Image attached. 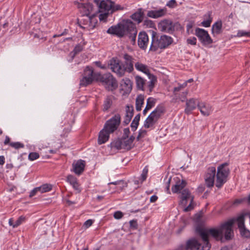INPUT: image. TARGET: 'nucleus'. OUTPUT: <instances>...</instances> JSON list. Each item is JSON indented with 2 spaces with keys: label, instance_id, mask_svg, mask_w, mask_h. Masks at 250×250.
Returning a JSON list of instances; mask_svg holds the SVG:
<instances>
[{
  "label": "nucleus",
  "instance_id": "f257e3e1",
  "mask_svg": "<svg viewBox=\"0 0 250 250\" xmlns=\"http://www.w3.org/2000/svg\"><path fill=\"white\" fill-rule=\"evenodd\" d=\"M233 223V220H229L221 224L218 228L208 229L200 225L197 226L196 232L201 238L204 244L201 246V244L196 238H191L187 242L186 250H210L211 245L209 241V236H211L216 241H220L224 234V237L226 240L232 239L234 236L232 229Z\"/></svg>",
  "mask_w": 250,
  "mask_h": 250
},
{
  "label": "nucleus",
  "instance_id": "f03ea898",
  "mask_svg": "<svg viewBox=\"0 0 250 250\" xmlns=\"http://www.w3.org/2000/svg\"><path fill=\"white\" fill-rule=\"evenodd\" d=\"M123 22L124 23L119 22L116 25L111 26L107 29L106 32L119 38L126 35L131 40L132 44H134L137 34L136 24L129 19L124 20Z\"/></svg>",
  "mask_w": 250,
  "mask_h": 250
},
{
  "label": "nucleus",
  "instance_id": "7ed1b4c3",
  "mask_svg": "<svg viewBox=\"0 0 250 250\" xmlns=\"http://www.w3.org/2000/svg\"><path fill=\"white\" fill-rule=\"evenodd\" d=\"M123 58L125 60L124 63H121V61L117 57L112 58L108 63L109 68L119 77L124 76L125 72L131 73L134 70L133 57L125 53L124 55Z\"/></svg>",
  "mask_w": 250,
  "mask_h": 250
},
{
  "label": "nucleus",
  "instance_id": "20e7f679",
  "mask_svg": "<svg viewBox=\"0 0 250 250\" xmlns=\"http://www.w3.org/2000/svg\"><path fill=\"white\" fill-rule=\"evenodd\" d=\"M151 33V42L149 51L156 52L159 48L165 49L173 42V39L166 35H162L160 37L158 33L152 30L149 31Z\"/></svg>",
  "mask_w": 250,
  "mask_h": 250
},
{
  "label": "nucleus",
  "instance_id": "39448f33",
  "mask_svg": "<svg viewBox=\"0 0 250 250\" xmlns=\"http://www.w3.org/2000/svg\"><path fill=\"white\" fill-rule=\"evenodd\" d=\"M95 81L100 83L108 91H113L118 87V83L113 75L108 72L103 74H97L95 76Z\"/></svg>",
  "mask_w": 250,
  "mask_h": 250
},
{
  "label": "nucleus",
  "instance_id": "423d86ee",
  "mask_svg": "<svg viewBox=\"0 0 250 250\" xmlns=\"http://www.w3.org/2000/svg\"><path fill=\"white\" fill-rule=\"evenodd\" d=\"M165 112V107L162 104L158 105L145 121L144 127L148 128L155 125Z\"/></svg>",
  "mask_w": 250,
  "mask_h": 250
},
{
  "label": "nucleus",
  "instance_id": "0eeeda50",
  "mask_svg": "<svg viewBox=\"0 0 250 250\" xmlns=\"http://www.w3.org/2000/svg\"><path fill=\"white\" fill-rule=\"evenodd\" d=\"M228 165V163H225L217 167L215 186L219 189L221 188L227 181V177L230 172L229 169L226 167Z\"/></svg>",
  "mask_w": 250,
  "mask_h": 250
},
{
  "label": "nucleus",
  "instance_id": "6e6552de",
  "mask_svg": "<svg viewBox=\"0 0 250 250\" xmlns=\"http://www.w3.org/2000/svg\"><path fill=\"white\" fill-rule=\"evenodd\" d=\"M121 124V116L117 113L111 118L106 121L104 125V128L111 133H113L119 127Z\"/></svg>",
  "mask_w": 250,
  "mask_h": 250
},
{
  "label": "nucleus",
  "instance_id": "1a4fd4ad",
  "mask_svg": "<svg viewBox=\"0 0 250 250\" xmlns=\"http://www.w3.org/2000/svg\"><path fill=\"white\" fill-rule=\"evenodd\" d=\"M111 148H115L118 150L122 149L129 151L133 148L134 145L127 139L122 140L116 139L113 140L110 144Z\"/></svg>",
  "mask_w": 250,
  "mask_h": 250
},
{
  "label": "nucleus",
  "instance_id": "9d476101",
  "mask_svg": "<svg viewBox=\"0 0 250 250\" xmlns=\"http://www.w3.org/2000/svg\"><path fill=\"white\" fill-rule=\"evenodd\" d=\"M195 31V35L198 38L203 45L206 46L213 43V40L207 30L197 27Z\"/></svg>",
  "mask_w": 250,
  "mask_h": 250
},
{
  "label": "nucleus",
  "instance_id": "9b49d317",
  "mask_svg": "<svg viewBox=\"0 0 250 250\" xmlns=\"http://www.w3.org/2000/svg\"><path fill=\"white\" fill-rule=\"evenodd\" d=\"M230 220H233L234 223L236 221L237 222L238 227L239 229L241 236L245 238H250V231L247 229L244 224V216L243 215H240L237 218H232ZM234 223H233L234 224Z\"/></svg>",
  "mask_w": 250,
  "mask_h": 250
},
{
  "label": "nucleus",
  "instance_id": "f8f14e48",
  "mask_svg": "<svg viewBox=\"0 0 250 250\" xmlns=\"http://www.w3.org/2000/svg\"><path fill=\"white\" fill-rule=\"evenodd\" d=\"M148 41V36L146 32L141 31L138 35V45L139 47L145 50L147 48Z\"/></svg>",
  "mask_w": 250,
  "mask_h": 250
},
{
  "label": "nucleus",
  "instance_id": "ddd939ff",
  "mask_svg": "<svg viewBox=\"0 0 250 250\" xmlns=\"http://www.w3.org/2000/svg\"><path fill=\"white\" fill-rule=\"evenodd\" d=\"M78 8L81 9L82 17H84L85 16H91V13L93 9V5L92 3L89 2L85 3L78 2Z\"/></svg>",
  "mask_w": 250,
  "mask_h": 250
},
{
  "label": "nucleus",
  "instance_id": "4468645a",
  "mask_svg": "<svg viewBox=\"0 0 250 250\" xmlns=\"http://www.w3.org/2000/svg\"><path fill=\"white\" fill-rule=\"evenodd\" d=\"M172 21L168 19L161 21L158 24V29L162 32L172 34L171 25Z\"/></svg>",
  "mask_w": 250,
  "mask_h": 250
},
{
  "label": "nucleus",
  "instance_id": "2eb2a0df",
  "mask_svg": "<svg viewBox=\"0 0 250 250\" xmlns=\"http://www.w3.org/2000/svg\"><path fill=\"white\" fill-rule=\"evenodd\" d=\"M112 3V1L111 0H103L96 4L98 6L99 12H110Z\"/></svg>",
  "mask_w": 250,
  "mask_h": 250
},
{
  "label": "nucleus",
  "instance_id": "dca6fc26",
  "mask_svg": "<svg viewBox=\"0 0 250 250\" xmlns=\"http://www.w3.org/2000/svg\"><path fill=\"white\" fill-rule=\"evenodd\" d=\"M132 82L128 78L123 79L121 82V90L124 91V94H129L132 88Z\"/></svg>",
  "mask_w": 250,
  "mask_h": 250
},
{
  "label": "nucleus",
  "instance_id": "f3484780",
  "mask_svg": "<svg viewBox=\"0 0 250 250\" xmlns=\"http://www.w3.org/2000/svg\"><path fill=\"white\" fill-rule=\"evenodd\" d=\"M145 17L144 11L143 8H140L137 11L132 14L130 16V18L138 24H140L144 21Z\"/></svg>",
  "mask_w": 250,
  "mask_h": 250
},
{
  "label": "nucleus",
  "instance_id": "a211bd4d",
  "mask_svg": "<svg viewBox=\"0 0 250 250\" xmlns=\"http://www.w3.org/2000/svg\"><path fill=\"white\" fill-rule=\"evenodd\" d=\"M85 161L82 160H78L76 163L72 164L74 172L78 175L81 174L84 169Z\"/></svg>",
  "mask_w": 250,
  "mask_h": 250
},
{
  "label": "nucleus",
  "instance_id": "6ab92c4d",
  "mask_svg": "<svg viewBox=\"0 0 250 250\" xmlns=\"http://www.w3.org/2000/svg\"><path fill=\"white\" fill-rule=\"evenodd\" d=\"M110 134H111V133L106 131V130L103 128L99 133L98 144L99 145H102L106 143L109 138Z\"/></svg>",
  "mask_w": 250,
  "mask_h": 250
},
{
  "label": "nucleus",
  "instance_id": "aec40b11",
  "mask_svg": "<svg viewBox=\"0 0 250 250\" xmlns=\"http://www.w3.org/2000/svg\"><path fill=\"white\" fill-rule=\"evenodd\" d=\"M198 108L204 116H208L211 111V106L205 103H199L197 104Z\"/></svg>",
  "mask_w": 250,
  "mask_h": 250
},
{
  "label": "nucleus",
  "instance_id": "412c9836",
  "mask_svg": "<svg viewBox=\"0 0 250 250\" xmlns=\"http://www.w3.org/2000/svg\"><path fill=\"white\" fill-rule=\"evenodd\" d=\"M67 181L72 186L74 189L76 190L78 193H80L81 191L80 185L76 177L72 175H68L67 176Z\"/></svg>",
  "mask_w": 250,
  "mask_h": 250
},
{
  "label": "nucleus",
  "instance_id": "4be33fe9",
  "mask_svg": "<svg viewBox=\"0 0 250 250\" xmlns=\"http://www.w3.org/2000/svg\"><path fill=\"white\" fill-rule=\"evenodd\" d=\"M96 16L95 14H92L91 16H85L84 17H82L83 19H77V24L81 28H84L81 24L86 25L90 23L92 24V21L94 20L95 17Z\"/></svg>",
  "mask_w": 250,
  "mask_h": 250
},
{
  "label": "nucleus",
  "instance_id": "5701e85b",
  "mask_svg": "<svg viewBox=\"0 0 250 250\" xmlns=\"http://www.w3.org/2000/svg\"><path fill=\"white\" fill-rule=\"evenodd\" d=\"M186 107L185 109V113L187 115H189L191 113V111L194 110L196 107V104L195 100L193 98H191L189 100L186 101Z\"/></svg>",
  "mask_w": 250,
  "mask_h": 250
},
{
  "label": "nucleus",
  "instance_id": "b1692460",
  "mask_svg": "<svg viewBox=\"0 0 250 250\" xmlns=\"http://www.w3.org/2000/svg\"><path fill=\"white\" fill-rule=\"evenodd\" d=\"M222 32V21L221 20H218L212 25L211 33L215 36L221 34Z\"/></svg>",
  "mask_w": 250,
  "mask_h": 250
},
{
  "label": "nucleus",
  "instance_id": "393cba45",
  "mask_svg": "<svg viewBox=\"0 0 250 250\" xmlns=\"http://www.w3.org/2000/svg\"><path fill=\"white\" fill-rule=\"evenodd\" d=\"M191 192L188 188L184 189L180 195V204H183L185 206L187 204V200L190 197Z\"/></svg>",
  "mask_w": 250,
  "mask_h": 250
},
{
  "label": "nucleus",
  "instance_id": "a878e982",
  "mask_svg": "<svg viewBox=\"0 0 250 250\" xmlns=\"http://www.w3.org/2000/svg\"><path fill=\"white\" fill-rule=\"evenodd\" d=\"M113 96L112 95L107 96L104 100L103 104V111L104 112H106L108 111V110L111 107L113 104L112 99Z\"/></svg>",
  "mask_w": 250,
  "mask_h": 250
},
{
  "label": "nucleus",
  "instance_id": "bb28decb",
  "mask_svg": "<svg viewBox=\"0 0 250 250\" xmlns=\"http://www.w3.org/2000/svg\"><path fill=\"white\" fill-rule=\"evenodd\" d=\"M135 68L141 72L146 74L148 76L150 75L151 74L148 68V66L139 62H137L134 64Z\"/></svg>",
  "mask_w": 250,
  "mask_h": 250
},
{
  "label": "nucleus",
  "instance_id": "cd10ccee",
  "mask_svg": "<svg viewBox=\"0 0 250 250\" xmlns=\"http://www.w3.org/2000/svg\"><path fill=\"white\" fill-rule=\"evenodd\" d=\"M187 185V182L185 180H182L180 185H174L171 188V190L173 193H179L182 189H185L184 188Z\"/></svg>",
  "mask_w": 250,
  "mask_h": 250
},
{
  "label": "nucleus",
  "instance_id": "c85d7f7f",
  "mask_svg": "<svg viewBox=\"0 0 250 250\" xmlns=\"http://www.w3.org/2000/svg\"><path fill=\"white\" fill-rule=\"evenodd\" d=\"M156 99L152 97H149L147 99L146 106L144 109L143 112L144 115H145L146 114V113L149 110H150L151 108L154 106L156 103Z\"/></svg>",
  "mask_w": 250,
  "mask_h": 250
},
{
  "label": "nucleus",
  "instance_id": "c756f323",
  "mask_svg": "<svg viewBox=\"0 0 250 250\" xmlns=\"http://www.w3.org/2000/svg\"><path fill=\"white\" fill-rule=\"evenodd\" d=\"M135 79L137 89L144 91V86L146 83V81L139 75H136L135 77Z\"/></svg>",
  "mask_w": 250,
  "mask_h": 250
},
{
  "label": "nucleus",
  "instance_id": "7c9ffc66",
  "mask_svg": "<svg viewBox=\"0 0 250 250\" xmlns=\"http://www.w3.org/2000/svg\"><path fill=\"white\" fill-rule=\"evenodd\" d=\"M144 104V96L142 94L139 95L136 99V109L137 111L142 110V107Z\"/></svg>",
  "mask_w": 250,
  "mask_h": 250
},
{
  "label": "nucleus",
  "instance_id": "2f4dec72",
  "mask_svg": "<svg viewBox=\"0 0 250 250\" xmlns=\"http://www.w3.org/2000/svg\"><path fill=\"white\" fill-rule=\"evenodd\" d=\"M216 175V168L214 167H210L207 169V172L205 175V179H213Z\"/></svg>",
  "mask_w": 250,
  "mask_h": 250
},
{
  "label": "nucleus",
  "instance_id": "473e14b6",
  "mask_svg": "<svg viewBox=\"0 0 250 250\" xmlns=\"http://www.w3.org/2000/svg\"><path fill=\"white\" fill-rule=\"evenodd\" d=\"M85 45V43L84 42L83 44L78 43L75 46L73 51L70 52V54H72L71 58L72 60L74 58L77 54L79 53L83 50V46Z\"/></svg>",
  "mask_w": 250,
  "mask_h": 250
},
{
  "label": "nucleus",
  "instance_id": "72a5a7b5",
  "mask_svg": "<svg viewBox=\"0 0 250 250\" xmlns=\"http://www.w3.org/2000/svg\"><path fill=\"white\" fill-rule=\"evenodd\" d=\"M97 74H100V73H94L93 68L90 66H87L84 70V76L92 78L94 80L95 75Z\"/></svg>",
  "mask_w": 250,
  "mask_h": 250
},
{
  "label": "nucleus",
  "instance_id": "f704fd0d",
  "mask_svg": "<svg viewBox=\"0 0 250 250\" xmlns=\"http://www.w3.org/2000/svg\"><path fill=\"white\" fill-rule=\"evenodd\" d=\"M130 108H131V112H130L129 114L127 113H125V119L123 122V125L125 126L129 124V123H130V122L134 115L133 106L132 105H131Z\"/></svg>",
  "mask_w": 250,
  "mask_h": 250
},
{
  "label": "nucleus",
  "instance_id": "c9c22d12",
  "mask_svg": "<svg viewBox=\"0 0 250 250\" xmlns=\"http://www.w3.org/2000/svg\"><path fill=\"white\" fill-rule=\"evenodd\" d=\"M93 81H94V80L92 79V78L83 76V78L80 80V85L81 86H86L90 84Z\"/></svg>",
  "mask_w": 250,
  "mask_h": 250
},
{
  "label": "nucleus",
  "instance_id": "e433bc0d",
  "mask_svg": "<svg viewBox=\"0 0 250 250\" xmlns=\"http://www.w3.org/2000/svg\"><path fill=\"white\" fill-rule=\"evenodd\" d=\"M148 78L150 80L148 87L149 90L151 91L155 86V84L157 82V77L153 74H151L150 75L148 76Z\"/></svg>",
  "mask_w": 250,
  "mask_h": 250
},
{
  "label": "nucleus",
  "instance_id": "4c0bfd02",
  "mask_svg": "<svg viewBox=\"0 0 250 250\" xmlns=\"http://www.w3.org/2000/svg\"><path fill=\"white\" fill-rule=\"evenodd\" d=\"M155 19L162 17L165 16L167 13V9L166 8L160 9L158 10H154Z\"/></svg>",
  "mask_w": 250,
  "mask_h": 250
},
{
  "label": "nucleus",
  "instance_id": "58836bf2",
  "mask_svg": "<svg viewBox=\"0 0 250 250\" xmlns=\"http://www.w3.org/2000/svg\"><path fill=\"white\" fill-rule=\"evenodd\" d=\"M211 12H208V19L206 21H204L201 22V24L202 26L205 27H208L210 26V24L212 21V18L211 17Z\"/></svg>",
  "mask_w": 250,
  "mask_h": 250
},
{
  "label": "nucleus",
  "instance_id": "ea45409f",
  "mask_svg": "<svg viewBox=\"0 0 250 250\" xmlns=\"http://www.w3.org/2000/svg\"><path fill=\"white\" fill-rule=\"evenodd\" d=\"M143 25L146 26L148 28H155V24L153 21L149 20L146 19L143 21Z\"/></svg>",
  "mask_w": 250,
  "mask_h": 250
},
{
  "label": "nucleus",
  "instance_id": "a19ab883",
  "mask_svg": "<svg viewBox=\"0 0 250 250\" xmlns=\"http://www.w3.org/2000/svg\"><path fill=\"white\" fill-rule=\"evenodd\" d=\"M112 3H112V8L111 9V12H110V14H112L116 11L123 10L124 9V7H122L121 5L115 4V2L113 1H112Z\"/></svg>",
  "mask_w": 250,
  "mask_h": 250
},
{
  "label": "nucleus",
  "instance_id": "79ce46f5",
  "mask_svg": "<svg viewBox=\"0 0 250 250\" xmlns=\"http://www.w3.org/2000/svg\"><path fill=\"white\" fill-rule=\"evenodd\" d=\"M171 28L172 34L175 30L180 31L183 29V27L182 26V25L179 22H176L174 23L172 22L171 25Z\"/></svg>",
  "mask_w": 250,
  "mask_h": 250
},
{
  "label": "nucleus",
  "instance_id": "37998d69",
  "mask_svg": "<svg viewBox=\"0 0 250 250\" xmlns=\"http://www.w3.org/2000/svg\"><path fill=\"white\" fill-rule=\"evenodd\" d=\"M10 146L16 149H19V148H23L24 147L23 144L19 142H11V143L10 144Z\"/></svg>",
  "mask_w": 250,
  "mask_h": 250
},
{
  "label": "nucleus",
  "instance_id": "c03bdc74",
  "mask_svg": "<svg viewBox=\"0 0 250 250\" xmlns=\"http://www.w3.org/2000/svg\"><path fill=\"white\" fill-rule=\"evenodd\" d=\"M25 220V217L22 215L20 216L18 219L15 222V225H13V228H15L19 226L22 222Z\"/></svg>",
  "mask_w": 250,
  "mask_h": 250
},
{
  "label": "nucleus",
  "instance_id": "a18cd8bd",
  "mask_svg": "<svg viewBox=\"0 0 250 250\" xmlns=\"http://www.w3.org/2000/svg\"><path fill=\"white\" fill-rule=\"evenodd\" d=\"M42 192L45 193L50 191L52 189V185L48 184H45L42 185Z\"/></svg>",
  "mask_w": 250,
  "mask_h": 250
},
{
  "label": "nucleus",
  "instance_id": "49530a36",
  "mask_svg": "<svg viewBox=\"0 0 250 250\" xmlns=\"http://www.w3.org/2000/svg\"><path fill=\"white\" fill-rule=\"evenodd\" d=\"M39 157L40 155L39 153L36 152H30L28 155L29 160L32 161L37 159Z\"/></svg>",
  "mask_w": 250,
  "mask_h": 250
},
{
  "label": "nucleus",
  "instance_id": "de8ad7c7",
  "mask_svg": "<svg viewBox=\"0 0 250 250\" xmlns=\"http://www.w3.org/2000/svg\"><path fill=\"white\" fill-rule=\"evenodd\" d=\"M123 135L121 138H118L117 139H122V140L126 139L129 137V135L130 133V131L129 127L125 128L124 129Z\"/></svg>",
  "mask_w": 250,
  "mask_h": 250
},
{
  "label": "nucleus",
  "instance_id": "09e8293b",
  "mask_svg": "<svg viewBox=\"0 0 250 250\" xmlns=\"http://www.w3.org/2000/svg\"><path fill=\"white\" fill-rule=\"evenodd\" d=\"M122 183L123 185L122 188L127 187V183L126 182H125L124 180H123L117 181L115 182H110L108 184V185H114L118 186V185L122 184Z\"/></svg>",
  "mask_w": 250,
  "mask_h": 250
},
{
  "label": "nucleus",
  "instance_id": "8fccbe9b",
  "mask_svg": "<svg viewBox=\"0 0 250 250\" xmlns=\"http://www.w3.org/2000/svg\"><path fill=\"white\" fill-rule=\"evenodd\" d=\"M130 228L132 229H137L138 225L137 220H132L129 221Z\"/></svg>",
  "mask_w": 250,
  "mask_h": 250
},
{
  "label": "nucleus",
  "instance_id": "3c124183",
  "mask_svg": "<svg viewBox=\"0 0 250 250\" xmlns=\"http://www.w3.org/2000/svg\"><path fill=\"white\" fill-rule=\"evenodd\" d=\"M141 115L140 113L137 114L133 120L131 124L138 126L139 125V121L140 120Z\"/></svg>",
  "mask_w": 250,
  "mask_h": 250
},
{
  "label": "nucleus",
  "instance_id": "603ef678",
  "mask_svg": "<svg viewBox=\"0 0 250 250\" xmlns=\"http://www.w3.org/2000/svg\"><path fill=\"white\" fill-rule=\"evenodd\" d=\"M204 214V212L203 211V210H200L198 212H197V213H196L195 215H194V218H195V220L196 222H199L200 221L201 218L203 216V215Z\"/></svg>",
  "mask_w": 250,
  "mask_h": 250
},
{
  "label": "nucleus",
  "instance_id": "864d4df0",
  "mask_svg": "<svg viewBox=\"0 0 250 250\" xmlns=\"http://www.w3.org/2000/svg\"><path fill=\"white\" fill-rule=\"evenodd\" d=\"M238 37L246 36L250 37V32H246L244 31H239L237 33Z\"/></svg>",
  "mask_w": 250,
  "mask_h": 250
},
{
  "label": "nucleus",
  "instance_id": "5fc2aeb1",
  "mask_svg": "<svg viewBox=\"0 0 250 250\" xmlns=\"http://www.w3.org/2000/svg\"><path fill=\"white\" fill-rule=\"evenodd\" d=\"M205 183L208 188L212 187L214 186V180L213 179H205Z\"/></svg>",
  "mask_w": 250,
  "mask_h": 250
},
{
  "label": "nucleus",
  "instance_id": "6e6d98bb",
  "mask_svg": "<svg viewBox=\"0 0 250 250\" xmlns=\"http://www.w3.org/2000/svg\"><path fill=\"white\" fill-rule=\"evenodd\" d=\"M124 216L123 213L121 211H117L114 212L113 216L116 219H120Z\"/></svg>",
  "mask_w": 250,
  "mask_h": 250
},
{
  "label": "nucleus",
  "instance_id": "4d7b16f0",
  "mask_svg": "<svg viewBox=\"0 0 250 250\" xmlns=\"http://www.w3.org/2000/svg\"><path fill=\"white\" fill-rule=\"evenodd\" d=\"M195 205H196V204H193V203H189V204L188 205V206H187V207H186L184 209V211H185V212H188V211H190L192 210V209H194V207L195 206Z\"/></svg>",
  "mask_w": 250,
  "mask_h": 250
},
{
  "label": "nucleus",
  "instance_id": "13d9d810",
  "mask_svg": "<svg viewBox=\"0 0 250 250\" xmlns=\"http://www.w3.org/2000/svg\"><path fill=\"white\" fill-rule=\"evenodd\" d=\"M196 38L194 37H193L192 38H188L187 40V42L188 44H190L191 45H195L196 44Z\"/></svg>",
  "mask_w": 250,
  "mask_h": 250
},
{
  "label": "nucleus",
  "instance_id": "bf43d9fd",
  "mask_svg": "<svg viewBox=\"0 0 250 250\" xmlns=\"http://www.w3.org/2000/svg\"><path fill=\"white\" fill-rule=\"evenodd\" d=\"M194 25V22L192 21H190L187 25V32L188 34L189 33L190 29H191Z\"/></svg>",
  "mask_w": 250,
  "mask_h": 250
},
{
  "label": "nucleus",
  "instance_id": "052dcab7",
  "mask_svg": "<svg viewBox=\"0 0 250 250\" xmlns=\"http://www.w3.org/2000/svg\"><path fill=\"white\" fill-rule=\"evenodd\" d=\"M146 130L140 129L139 131V133L138 136L136 137V140L137 141H140V139L143 137L142 136V134H146Z\"/></svg>",
  "mask_w": 250,
  "mask_h": 250
},
{
  "label": "nucleus",
  "instance_id": "680f3d73",
  "mask_svg": "<svg viewBox=\"0 0 250 250\" xmlns=\"http://www.w3.org/2000/svg\"><path fill=\"white\" fill-rule=\"evenodd\" d=\"M177 4L176 3V1L175 0H170L169 1H168V2L167 3V6L169 7H170V8H173L175 6H176Z\"/></svg>",
  "mask_w": 250,
  "mask_h": 250
},
{
  "label": "nucleus",
  "instance_id": "e2e57ef3",
  "mask_svg": "<svg viewBox=\"0 0 250 250\" xmlns=\"http://www.w3.org/2000/svg\"><path fill=\"white\" fill-rule=\"evenodd\" d=\"M104 12V13L100 14L99 15V19L100 21H102L103 20L106 19L107 18L109 14L110 13V12Z\"/></svg>",
  "mask_w": 250,
  "mask_h": 250
},
{
  "label": "nucleus",
  "instance_id": "0e129e2a",
  "mask_svg": "<svg viewBox=\"0 0 250 250\" xmlns=\"http://www.w3.org/2000/svg\"><path fill=\"white\" fill-rule=\"evenodd\" d=\"M246 200V198H241V199H235L233 203V205H238L244 202Z\"/></svg>",
  "mask_w": 250,
  "mask_h": 250
},
{
  "label": "nucleus",
  "instance_id": "69168bd1",
  "mask_svg": "<svg viewBox=\"0 0 250 250\" xmlns=\"http://www.w3.org/2000/svg\"><path fill=\"white\" fill-rule=\"evenodd\" d=\"M95 63L96 64V65L101 68V69H106V66L105 65H103L102 64V62H100V61H96L95 62Z\"/></svg>",
  "mask_w": 250,
  "mask_h": 250
},
{
  "label": "nucleus",
  "instance_id": "338daca9",
  "mask_svg": "<svg viewBox=\"0 0 250 250\" xmlns=\"http://www.w3.org/2000/svg\"><path fill=\"white\" fill-rule=\"evenodd\" d=\"M93 221L91 219H88L84 223V226H85L86 228L90 227L93 223Z\"/></svg>",
  "mask_w": 250,
  "mask_h": 250
},
{
  "label": "nucleus",
  "instance_id": "774afa93",
  "mask_svg": "<svg viewBox=\"0 0 250 250\" xmlns=\"http://www.w3.org/2000/svg\"><path fill=\"white\" fill-rule=\"evenodd\" d=\"M147 16L149 18L155 19L154 10H150L147 12Z\"/></svg>",
  "mask_w": 250,
  "mask_h": 250
}]
</instances>
